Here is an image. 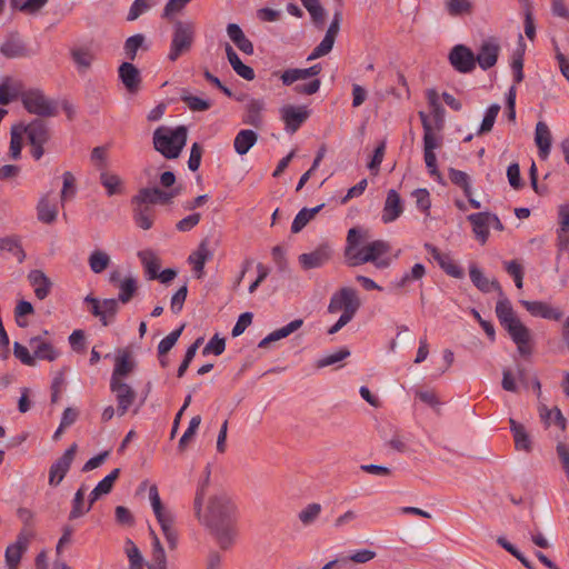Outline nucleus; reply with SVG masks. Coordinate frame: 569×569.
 Returning <instances> with one entry per match:
<instances>
[{
    "label": "nucleus",
    "instance_id": "nucleus-48",
    "mask_svg": "<svg viewBox=\"0 0 569 569\" xmlns=\"http://www.w3.org/2000/svg\"><path fill=\"white\" fill-rule=\"evenodd\" d=\"M38 219L44 223H52L58 216V208L50 203L47 197H42L37 206Z\"/></svg>",
    "mask_w": 569,
    "mask_h": 569
},
{
    "label": "nucleus",
    "instance_id": "nucleus-42",
    "mask_svg": "<svg viewBox=\"0 0 569 569\" xmlns=\"http://www.w3.org/2000/svg\"><path fill=\"white\" fill-rule=\"evenodd\" d=\"M151 535L153 537L152 540V553L151 560L147 563L148 569H167V557L164 549L156 536V533L151 530Z\"/></svg>",
    "mask_w": 569,
    "mask_h": 569
},
{
    "label": "nucleus",
    "instance_id": "nucleus-30",
    "mask_svg": "<svg viewBox=\"0 0 569 569\" xmlns=\"http://www.w3.org/2000/svg\"><path fill=\"white\" fill-rule=\"evenodd\" d=\"M70 56L79 73H86L96 59L94 53L89 47H77L70 50Z\"/></svg>",
    "mask_w": 569,
    "mask_h": 569
},
{
    "label": "nucleus",
    "instance_id": "nucleus-51",
    "mask_svg": "<svg viewBox=\"0 0 569 569\" xmlns=\"http://www.w3.org/2000/svg\"><path fill=\"white\" fill-rule=\"evenodd\" d=\"M84 495L86 487L82 485L76 491L74 497L72 499V507L68 517L69 520H76L84 516L87 512H89V510H87V507H84Z\"/></svg>",
    "mask_w": 569,
    "mask_h": 569
},
{
    "label": "nucleus",
    "instance_id": "nucleus-63",
    "mask_svg": "<svg viewBox=\"0 0 569 569\" xmlns=\"http://www.w3.org/2000/svg\"><path fill=\"white\" fill-rule=\"evenodd\" d=\"M350 356V350L347 347L340 348L338 351L327 355L317 361L318 368L332 366Z\"/></svg>",
    "mask_w": 569,
    "mask_h": 569
},
{
    "label": "nucleus",
    "instance_id": "nucleus-35",
    "mask_svg": "<svg viewBox=\"0 0 569 569\" xmlns=\"http://www.w3.org/2000/svg\"><path fill=\"white\" fill-rule=\"evenodd\" d=\"M468 221L472 226V231L476 238L483 244L489 237V220L488 212L471 213L468 216Z\"/></svg>",
    "mask_w": 569,
    "mask_h": 569
},
{
    "label": "nucleus",
    "instance_id": "nucleus-2",
    "mask_svg": "<svg viewBox=\"0 0 569 569\" xmlns=\"http://www.w3.org/2000/svg\"><path fill=\"white\" fill-rule=\"evenodd\" d=\"M236 521V506L228 496L219 495L210 498L203 523L210 529L222 550H228L234 542Z\"/></svg>",
    "mask_w": 569,
    "mask_h": 569
},
{
    "label": "nucleus",
    "instance_id": "nucleus-36",
    "mask_svg": "<svg viewBox=\"0 0 569 569\" xmlns=\"http://www.w3.org/2000/svg\"><path fill=\"white\" fill-rule=\"evenodd\" d=\"M510 430L513 436L515 447L517 450H523L526 452L531 451L532 443L530 436L526 431V428L517 422L513 418H509Z\"/></svg>",
    "mask_w": 569,
    "mask_h": 569
},
{
    "label": "nucleus",
    "instance_id": "nucleus-26",
    "mask_svg": "<svg viewBox=\"0 0 569 569\" xmlns=\"http://www.w3.org/2000/svg\"><path fill=\"white\" fill-rule=\"evenodd\" d=\"M538 412L541 422L545 425V428H549L551 425H555L561 431L566 430L567 419L558 407L549 409L546 405L541 403L538 407Z\"/></svg>",
    "mask_w": 569,
    "mask_h": 569
},
{
    "label": "nucleus",
    "instance_id": "nucleus-9",
    "mask_svg": "<svg viewBox=\"0 0 569 569\" xmlns=\"http://www.w3.org/2000/svg\"><path fill=\"white\" fill-rule=\"evenodd\" d=\"M361 302L358 298L357 291L352 288H341L336 292L329 302L328 312L336 313L342 310V315H347L349 319H352L360 308Z\"/></svg>",
    "mask_w": 569,
    "mask_h": 569
},
{
    "label": "nucleus",
    "instance_id": "nucleus-64",
    "mask_svg": "<svg viewBox=\"0 0 569 569\" xmlns=\"http://www.w3.org/2000/svg\"><path fill=\"white\" fill-rule=\"evenodd\" d=\"M63 186L61 190V202L63 203L68 199L74 197L77 188H76V179L70 171H66L62 176Z\"/></svg>",
    "mask_w": 569,
    "mask_h": 569
},
{
    "label": "nucleus",
    "instance_id": "nucleus-60",
    "mask_svg": "<svg viewBox=\"0 0 569 569\" xmlns=\"http://www.w3.org/2000/svg\"><path fill=\"white\" fill-rule=\"evenodd\" d=\"M497 543L517 558L526 568L533 569V563L525 557L522 552H520L512 543H510L505 537H498Z\"/></svg>",
    "mask_w": 569,
    "mask_h": 569
},
{
    "label": "nucleus",
    "instance_id": "nucleus-22",
    "mask_svg": "<svg viewBox=\"0 0 569 569\" xmlns=\"http://www.w3.org/2000/svg\"><path fill=\"white\" fill-rule=\"evenodd\" d=\"M27 278L34 290V296L39 300H44L50 295L53 283L42 270L33 269L28 273Z\"/></svg>",
    "mask_w": 569,
    "mask_h": 569
},
{
    "label": "nucleus",
    "instance_id": "nucleus-57",
    "mask_svg": "<svg viewBox=\"0 0 569 569\" xmlns=\"http://www.w3.org/2000/svg\"><path fill=\"white\" fill-rule=\"evenodd\" d=\"M500 109H501V107L498 103H493L487 109L486 114L480 124V128L477 131L478 136L488 133L492 130L496 118H497Z\"/></svg>",
    "mask_w": 569,
    "mask_h": 569
},
{
    "label": "nucleus",
    "instance_id": "nucleus-53",
    "mask_svg": "<svg viewBox=\"0 0 569 569\" xmlns=\"http://www.w3.org/2000/svg\"><path fill=\"white\" fill-rule=\"evenodd\" d=\"M149 499L158 521H161L172 516L170 511L164 510L156 485H152L149 488Z\"/></svg>",
    "mask_w": 569,
    "mask_h": 569
},
{
    "label": "nucleus",
    "instance_id": "nucleus-54",
    "mask_svg": "<svg viewBox=\"0 0 569 569\" xmlns=\"http://www.w3.org/2000/svg\"><path fill=\"white\" fill-rule=\"evenodd\" d=\"M119 301L113 298L103 299L101 301V312L103 318H100V322L102 326H109L116 318V315L119 311Z\"/></svg>",
    "mask_w": 569,
    "mask_h": 569
},
{
    "label": "nucleus",
    "instance_id": "nucleus-19",
    "mask_svg": "<svg viewBox=\"0 0 569 569\" xmlns=\"http://www.w3.org/2000/svg\"><path fill=\"white\" fill-rule=\"evenodd\" d=\"M425 249L438 262L439 267L450 277L456 279L463 278V270L451 259L447 253L440 252V250L431 243H425Z\"/></svg>",
    "mask_w": 569,
    "mask_h": 569
},
{
    "label": "nucleus",
    "instance_id": "nucleus-43",
    "mask_svg": "<svg viewBox=\"0 0 569 569\" xmlns=\"http://www.w3.org/2000/svg\"><path fill=\"white\" fill-rule=\"evenodd\" d=\"M17 516L23 525V527L21 528L19 533H24L27 539L32 540L36 537V531H34L36 515H34V512L28 508L20 507L17 510Z\"/></svg>",
    "mask_w": 569,
    "mask_h": 569
},
{
    "label": "nucleus",
    "instance_id": "nucleus-17",
    "mask_svg": "<svg viewBox=\"0 0 569 569\" xmlns=\"http://www.w3.org/2000/svg\"><path fill=\"white\" fill-rule=\"evenodd\" d=\"M332 250L328 243L318 246L313 251L299 256V262L305 270L322 267L331 259Z\"/></svg>",
    "mask_w": 569,
    "mask_h": 569
},
{
    "label": "nucleus",
    "instance_id": "nucleus-16",
    "mask_svg": "<svg viewBox=\"0 0 569 569\" xmlns=\"http://www.w3.org/2000/svg\"><path fill=\"white\" fill-rule=\"evenodd\" d=\"M500 52V44L495 38H490L481 43L477 56H475L476 64L478 63L482 70H488L496 66Z\"/></svg>",
    "mask_w": 569,
    "mask_h": 569
},
{
    "label": "nucleus",
    "instance_id": "nucleus-37",
    "mask_svg": "<svg viewBox=\"0 0 569 569\" xmlns=\"http://www.w3.org/2000/svg\"><path fill=\"white\" fill-rule=\"evenodd\" d=\"M136 367L134 361L130 359V353L123 350L116 357L114 368L110 380H123Z\"/></svg>",
    "mask_w": 569,
    "mask_h": 569
},
{
    "label": "nucleus",
    "instance_id": "nucleus-3",
    "mask_svg": "<svg viewBox=\"0 0 569 569\" xmlns=\"http://www.w3.org/2000/svg\"><path fill=\"white\" fill-rule=\"evenodd\" d=\"M496 315L501 327L517 345L518 352L521 356H529L532 351L530 330L516 316L510 300L505 295L497 301Z\"/></svg>",
    "mask_w": 569,
    "mask_h": 569
},
{
    "label": "nucleus",
    "instance_id": "nucleus-14",
    "mask_svg": "<svg viewBox=\"0 0 569 569\" xmlns=\"http://www.w3.org/2000/svg\"><path fill=\"white\" fill-rule=\"evenodd\" d=\"M110 390L114 393L117 400V413L122 417L136 400V391L123 380H110Z\"/></svg>",
    "mask_w": 569,
    "mask_h": 569
},
{
    "label": "nucleus",
    "instance_id": "nucleus-33",
    "mask_svg": "<svg viewBox=\"0 0 569 569\" xmlns=\"http://www.w3.org/2000/svg\"><path fill=\"white\" fill-rule=\"evenodd\" d=\"M551 132L548 126L539 121L536 126L535 141L539 149L538 153L541 159H547L551 148Z\"/></svg>",
    "mask_w": 569,
    "mask_h": 569
},
{
    "label": "nucleus",
    "instance_id": "nucleus-28",
    "mask_svg": "<svg viewBox=\"0 0 569 569\" xmlns=\"http://www.w3.org/2000/svg\"><path fill=\"white\" fill-rule=\"evenodd\" d=\"M426 273V267L422 263H416L399 280L392 281L391 287L399 292H406L411 282L422 280Z\"/></svg>",
    "mask_w": 569,
    "mask_h": 569
},
{
    "label": "nucleus",
    "instance_id": "nucleus-44",
    "mask_svg": "<svg viewBox=\"0 0 569 569\" xmlns=\"http://www.w3.org/2000/svg\"><path fill=\"white\" fill-rule=\"evenodd\" d=\"M138 257L144 267V271L149 279H156L159 274V260L151 250H141L138 252Z\"/></svg>",
    "mask_w": 569,
    "mask_h": 569
},
{
    "label": "nucleus",
    "instance_id": "nucleus-45",
    "mask_svg": "<svg viewBox=\"0 0 569 569\" xmlns=\"http://www.w3.org/2000/svg\"><path fill=\"white\" fill-rule=\"evenodd\" d=\"M302 6L309 12L313 24L321 29L326 20V10L321 6L320 0H300Z\"/></svg>",
    "mask_w": 569,
    "mask_h": 569
},
{
    "label": "nucleus",
    "instance_id": "nucleus-29",
    "mask_svg": "<svg viewBox=\"0 0 569 569\" xmlns=\"http://www.w3.org/2000/svg\"><path fill=\"white\" fill-rule=\"evenodd\" d=\"M29 346L33 350L34 360H48L53 361L59 356V352L54 349V347L40 337H32L29 340Z\"/></svg>",
    "mask_w": 569,
    "mask_h": 569
},
{
    "label": "nucleus",
    "instance_id": "nucleus-20",
    "mask_svg": "<svg viewBox=\"0 0 569 569\" xmlns=\"http://www.w3.org/2000/svg\"><path fill=\"white\" fill-rule=\"evenodd\" d=\"M30 541L24 533H18L16 541L6 548L4 559L9 569H18L23 553L29 548Z\"/></svg>",
    "mask_w": 569,
    "mask_h": 569
},
{
    "label": "nucleus",
    "instance_id": "nucleus-56",
    "mask_svg": "<svg viewBox=\"0 0 569 569\" xmlns=\"http://www.w3.org/2000/svg\"><path fill=\"white\" fill-rule=\"evenodd\" d=\"M449 179L450 181L460 187L465 193L466 197H469L472 194L471 192V183H470V177L461 170L450 168L449 169Z\"/></svg>",
    "mask_w": 569,
    "mask_h": 569
},
{
    "label": "nucleus",
    "instance_id": "nucleus-18",
    "mask_svg": "<svg viewBox=\"0 0 569 569\" xmlns=\"http://www.w3.org/2000/svg\"><path fill=\"white\" fill-rule=\"evenodd\" d=\"M0 52L8 59L29 56V50L17 31L10 32L0 44Z\"/></svg>",
    "mask_w": 569,
    "mask_h": 569
},
{
    "label": "nucleus",
    "instance_id": "nucleus-10",
    "mask_svg": "<svg viewBox=\"0 0 569 569\" xmlns=\"http://www.w3.org/2000/svg\"><path fill=\"white\" fill-rule=\"evenodd\" d=\"M179 193V188H171L170 190H162L158 187L142 188L131 201L136 206L169 204Z\"/></svg>",
    "mask_w": 569,
    "mask_h": 569
},
{
    "label": "nucleus",
    "instance_id": "nucleus-31",
    "mask_svg": "<svg viewBox=\"0 0 569 569\" xmlns=\"http://www.w3.org/2000/svg\"><path fill=\"white\" fill-rule=\"evenodd\" d=\"M226 54H227L229 63L231 64L232 69L234 70V72L238 76H240L241 78H243L244 80H248V81H251L254 79V77H256L254 70L241 61V59L239 58L237 52L233 50V48L229 43H226Z\"/></svg>",
    "mask_w": 569,
    "mask_h": 569
},
{
    "label": "nucleus",
    "instance_id": "nucleus-25",
    "mask_svg": "<svg viewBox=\"0 0 569 569\" xmlns=\"http://www.w3.org/2000/svg\"><path fill=\"white\" fill-rule=\"evenodd\" d=\"M521 303L526 308V310L533 317H540L543 319L556 321H559L562 318V312L559 309L553 308L543 301L522 300Z\"/></svg>",
    "mask_w": 569,
    "mask_h": 569
},
{
    "label": "nucleus",
    "instance_id": "nucleus-39",
    "mask_svg": "<svg viewBox=\"0 0 569 569\" xmlns=\"http://www.w3.org/2000/svg\"><path fill=\"white\" fill-rule=\"evenodd\" d=\"M100 183L104 187L108 197L124 193V186L122 179L109 171H102L99 177Z\"/></svg>",
    "mask_w": 569,
    "mask_h": 569
},
{
    "label": "nucleus",
    "instance_id": "nucleus-58",
    "mask_svg": "<svg viewBox=\"0 0 569 569\" xmlns=\"http://www.w3.org/2000/svg\"><path fill=\"white\" fill-rule=\"evenodd\" d=\"M173 516L166 518L161 521H158L161 527L162 533L167 540L168 547L171 550L176 549L178 545V535L177 531L173 529Z\"/></svg>",
    "mask_w": 569,
    "mask_h": 569
},
{
    "label": "nucleus",
    "instance_id": "nucleus-46",
    "mask_svg": "<svg viewBox=\"0 0 569 569\" xmlns=\"http://www.w3.org/2000/svg\"><path fill=\"white\" fill-rule=\"evenodd\" d=\"M133 220L139 228L149 230L153 224L154 210L149 206H137L133 210Z\"/></svg>",
    "mask_w": 569,
    "mask_h": 569
},
{
    "label": "nucleus",
    "instance_id": "nucleus-59",
    "mask_svg": "<svg viewBox=\"0 0 569 569\" xmlns=\"http://www.w3.org/2000/svg\"><path fill=\"white\" fill-rule=\"evenodd\" d=\"M184 329V325L180 326L178 329L171 331L168 336H166L158 345V356H166L177 343L180 338L182 331Z\"/></svg>",
    "mask_w": 569,
    "mask_h": 569
},
{
    "label": "nucleus",
    "instance_id": "nucleus-49",
    "mask_svg": "<svg viewBox=\"0 0 569 569\" xmlns=\"http://www.w3.org/2000/svg\"><path fill=\"white\" fill-rule=\"evenodd\" d=\"M26 129H22V122L12 126L11 128V139H10V156L12 159L17 160L21 156L22 150V141Z\"/></svg>",
    "mask_w": 569,
    "mask_h": 569
},
{
    "label": "nucleus",
    "instance_id": "nucleus-11",
    "mask_svg": "<svg viewBox=\"0 0 569 569\" xmlns=\"http://www.w3.org/2000/svg\"><path fill=\"white\" fill-rule=\"evenodd\" d=\"M310 110L306 106L287 104L280 109V118L284 123V130L293 134L308 120Z\"/></svg>",
    "mask_w": 569,
    "mask_h": 569
},
{
    "label": "nucleus",
    "instance_id": "nucleus-62",
    "mask_svg": "<svg viewBox=\"0 0 569 569\" xmlns=\"http://www.w3.org/2000/svg\"><path fill=\"white\" fill-rule=\"evenodd\" d=\"M321 509L322 508H321L320 503H317V502L309 503L306 508H303L299 512V516H298L299 520L305 526H309V525H311L318 518V516L321 512Z\"/></svg>",
    "mask_w": 569,
    "mask_h": 569
},
{
    "label": "nucleus",
    "instance_id": "nucleus-4",
    "mask_svg": "<svg viewBox=\"0 0 569 569\" xmlns=\"http://www.w3.org/2000/svg\"><path fill=\"white\" fill-rule=\"evenodd\" d=\"M188 129L178 126L171 129L160 126L153 131V148L166 159H177L187 143Z\"/></svg>",
    "mask_w": 569,
    "mask_h": 569
},
{
    "label": "nucleus",
    "instance_id": "nucleus-47",
    "mask_svg": "<svg viewBox=\"0 0 569 569\" xmlns=\"http://www.w3.org/2000/svg\"><path fill=\"white\" fill-rule=\"evenodd\" d=\"M210 475H211L210 465H207L204 468V471H203V479L197 488L196 497H194V501H193L194 513L199 519L201 517L202 505H203L207 488L209 486Z\"/></svg>",
    "mask_w": 569,
    "mask_h": 569
},
{
    "label": "nucleus",
    "instance_id": "nucleus-7",
    "mask_svg": "<svg viewBox=\"0 0 569 569\" xmlns=\"http://www.w3.org/2000/svg\"><path fill=\"white\" fill-rule=\"evenodd\" d=\"M21 102L24 109L39 117H53L57 114L54 102L47 99L40 89H29L21 93Z\"/></svg>",
    "mask_w": 569,
    "mask_h": 569
},
{
    "label": "nucleus",
    "instance_id": "nucleus-8",
    "mask_svg": "<svg viewBox=\"0 0 569 569\" xmlns=\"http://www.w3.org/2000/svg\"><path fill=\"white\" fill-rule=\"evenodd\" d=\"M22 129H26L24 134H27L29 143L32 147V157L36 160L41 159L44 153L43 144L51 138L48 124L42 119H34L28 124L22 123Z\"/></svg>",
    "mask_w": 569,
    "mask_h": 569
},
{
    "label": "nucleus",
    "instance_id": "nucleus-5",
    "mask_svg": "<svg viewBox=\"0 0 569 569\" xmlns=\"http://www.w3.org/2000/svg\"><path fill=\"white\" fill-rule=\"evenodd\" d=\"M322 71V67L320 63H316L309 68L300 69V68H290L284 70L280 79L283 86H291L298 80H305L309 78H313L307 83H298L293 87V91L297 94L312 96L317 93L321 86V80L316 78Z\"/></svg>",
    "mask_w": 569,
    "mask_h": 569
},
{
    "label": "nucleus",
    "instance_id": "nucleus-50",
    "mask_svg": "<svg viewBox=\"0 0 569 569\" xmlns=\"http://www.w3.org/2000/svg\"><path fill=\"white\" fill-rule=\"evenodd\" d=\"M88 263L92 272L101 273L109 267L110 257L107 252L97 249L90 253Z\"/></svg>",
    "mask_w": 569,
    "mask_h": 569
},
{
    "label": "nucleus",
    "instance_id": "nucleus-61",
    "mask_svg": "<svg viewBox=\"0 0 569 569\" xmlns=\"http://www.w3.org/2000/svg\"><path fill=\"white\" fill-rule=\"evenodd\" d=\"M181 100L192 111H206L211 107V103L209 100H204L197 96L189 94L187 91H183V93L181 94Z\"/></svg>",
    "mask_w": 569,
    "mask_h": 569
},
{
    "label": "nucleus",
    "instance_id": "nucleus-40",
    "mask_svg": "<svg viewBox=\"0 0 569 569\" xmlns=\"http://www.w3.org/2000/svg\"><path fill=\"white\" fill-rule=\"evenodd\" d=\"M138 50H149V46L146 43V37L142 33L129 37L123 44L124 56L129 62L136 59Z\"/></svg>",
    "mask_w": 569,
    "mask_h": 569
},
{
    "label": "nucleus",
    "instance_id": "nucleus-52",
    "mask_svg": "<svg viewBox=\"0 0 569 569\" xmlns=\"http://www.w3.org/2000/svg\"><path fill=\"white\" fill-rule=\"evenodd\" d=\"M118 301L128 303L134 297L138 290V282L133 277H127L119 284Z\"/></svg>",
    "mask_w": 569,
    "mask_h": 569
},
{
    "label": "nucleus",
    "instance_id": "nucleus-1",
    "mask_svg": "<svg viewBox=\"0 0 569 569\" xmlns=\"http://www.w3.org/2000/svg\"><path fill=\"white\" fill-rule=\"evenodd\" d=\"M369 237V231L360 227L349 229L346 247L345 258L349 267H357L371 262L378 269H386L390 266L389 258H381L390 251V244L385 240H375L362 248H359L361 242Z\"/></svg>",
    "mask_w": 569,
    "mask_h": 569
},
{
    "label": "nucleus",
    "instance_id": "nucleus-13",
    "mask_svg": "<svg viewBox=\"0 0 569 569\" xmlns=\"http://www.w3.org/2000/svg\"><path fill=\"white\" fill-rule=\"evenodd\" d=\"M449 62L460 73H470L476 69L475 53L465 44H456L449 52Z\"/></svg>",
    "mask_w": 569,
    "mask_h": 569
},
{
    "label": "nucleus",
    "instance_id": "nucleus-15",
    "mask_svg": "<svg viewBox=\"0 0 569 569\" xmlns=\"http://www.w3.org/2000/svg\"><path fill=\"white\" fill-rule=\"evenodd\" d=\"M118 77L130 94H137L141 89L140 70L131 62L124 61L118 68Z\"/></svg>",
    "mask_w": 569,
    "mask_h": 569
},
{
    "label": "nucleus",
    "instance_id": "nucleus-6",
    "mask_svg": "<svg viewBox=\"0 0 569 569\" xmlns=\"http://www.w3.org/2000/svg\"><path fill=\"white\" fill-rule=\"evenodd\" d=\"M196 41V24L192 21L177 20L173 23L172 38L168 52V60L177 61L181 56L187 54Z\"/></svg>",
    "mask_w": 569,
    "mask_h": 569
},
{
    "label": "nucleus",
    "instance_id": "nucleus-32",
    "mask_svg": "<svg viewBox=\"0 0 569 569\" xmlns=\"http://www.w3.org/2000/svg\"><path fill=\"white\" fill-rule=\"evenodd\" d=\"M303 325L302 319H295L288 325H286L282 328H279L271 333H269L267 337H264L259 343V348H267L271 342L278 341L280 339L287 338L298 329H300Z\"/></svg>",
    "mask_w": 569,
    "mask_h": 569
},
{
    "label": "nucleus",
    "instance_id": "nucleus-27",
    "mask_svg": "<svg viewBox=\"0 0 569 569\" xmlns=\"http://www.w3.org/2000/svg\"><path fill=\"white\" fill-rule=\"evenodd\" d=\"M212 257L213 252L209 249L207 239L202 240L197 250L189 256L188 261L193 266V270L198 272V278L202 277L204 264Z\"/></svg>",
    "mask_w": 569,
    "mask_h": 569
},
{
    "label": "nucleus",
    "instance_id": "nucleus-21",
    "mask_svg": "<svg viewBox=\"0 0 569 569\" xmlns=\"http://www.w3.org/2000/svg\"><path fill=\"white\" fill-rule=\"evenodd\" d=\"M266 103L262 99L252 98L244 107L241 121L243 124L260 129L263 126V110Z\"/></svg>",
    "mask_w": 569,
    "mask_h": 569
},
{
    "label": "nucleus",
    "instance_id": "nucleus-24",
    "mask_svg": "<svg viewBox=\"0 0 569 569\" xmlns=\"http://www.w3.org/2000/svg\"><path fill=\"white\" fill-rule=\"evenodd\" d=\"M402 211L403 204L400 194L395 189H390L387 193L381 220L385 223H390L397 220L401 216Z\"/></svg>",
    "mask_w": 569,
    "mask_h": 569
},
{
    "label": "nucleus",
    "instance_id": "nucleus-55",
    "mask_svg": "<svg viewBox=\"0 0 569 569\" xmlns=\"http://www.w3.org/2000/svg\"><path fill=\"white\" fill-rule=\"evenodd\" d=\"M0 250H4L14 256L19 263H22L26 259V252L19 240L14 238H2L0 239Z\"/></svg>",
    "mask_w": 569,
    "mask_h": 569
},
{
    "label": "nucleus",
    "instance_id": "nucleus-23",
    "mask_svg": "<svg viewBox=\"0 0 569 569\" xmlns=\"http://www.w3.org/2000/svg\"><path fill=\"white\" fill-rule=\"evenodd\" d=\"M469 277L473 286L483 293L492 290L497 291L499 297L503 296V290L497 280H489L483 272L472 263L469 266Z\"/></svg>",
    "mask_w": 569,
    "mask_h": 569
},
{
    "label": "nucleus",
    "instance_id": "nucleus-38",
    "mask_svg": "<svg viewBox=\"0 0 569 569\" xmlns=\"http://www.w3.org/2000/svg\"><path fill=\"white\" fill-rule=\"evenodd\" d=\"M418 116L423 128V152H435V149L440 146V142L433 133L429 116L423 111H419Z\"/></svg>",
    "mask_w": 569,
    "mask_h": 569
},
{
    "label": "nucleus",
    "instance_id": "nucleus-12",
    "mask_svg": "<svg viewBox=\"0 0 569 569\" xmlns=\"http://www.w3.org/2000/svg\"><path fill=\"white\" fill-rule=\"evenodd\" d=\"M78 446L72 443L63 455L58 458L49 469V485L57 487L64 479L74 459Z\"/></svg>",
    "mask_w": 569,
    "mask_h": 569
},
{
    "label": "nucleus",
    "instance_id": "nucleus-41",
    "mask_svg": "<svg viewBox=\"0 0 569 569\" xmlns=\"http://www.w3.org/2000/svg\"><path fill=\"white\" fill-rule=\"evenodd\" d=\"M325 203H321L315 208H302L295 217L291 224V232L298 233L300 232L319 213Z\"/></svg>",
    "mask_w": 569,
    "mask_h": 569
},
{
    "label": "nucleus",
    "instance_id": "nucleus-34",
    "mask_svg": "<svg viewBox=\"0 0 569 569\" xmlns=\"http://www.w3.org/2000/svg\"><path fill=\"white\" fill-rule=\"evenodd\" d=\"M258 133L251 129L240 130L233 140L234 151L239 156H244L257 143Z\"/></svg>",
    "mask_w": 569,
    "mask_h": 569
}]
</instances>
